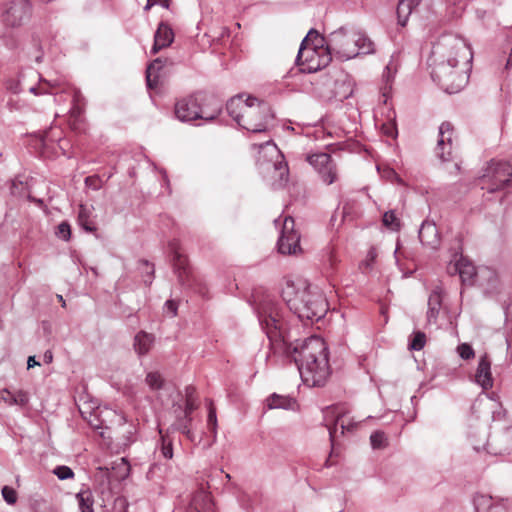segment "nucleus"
Masks as SVG:
<instances>
[{
  "instance_id": "obj_43",
  "label": "nucleus",
  "mask_w": 512,
  "mask_h": 512,
  "mask_svg": "<svg viewBox=\"0 0 512 512\" xmlns=\"http://www.w3.org/2000/svg\"><path fill=\"white\" fill-rule=\"evenodd\" d=\"M56 235L64 241H68L71 237V228L68 222H61L57 226Z\"/></svg>"
},
{
  "instance_id": "obj_54",
  "label": "nucleus",
  "mask_w": 512,
  "mask_h": 512,
  "mask_svg": "<svg viewBox=\"0 0 512 512\" xmlns=\"http://www.w3.org/2000/svg\"><path fill=\"white\" fill-rule=\"evenodd\" d=\"M459 259L458 260H455L454 263H450L447 267V271L450 275H455V274H458L459 275Z\"/></svg>"
},
{
  "instance_id": "obj_12",
  "label": "nucleus",
  "mask_w": 512,
  "mask_h": 512,
  "mask_svg": "<svg viewBox=\"0 0 512 512\" xmlns=\"http://www.w3.org/2000/svg\"><path fill=\"white\" fill-rule=\"evenodd\" d=\"M324 420L326 421L332 447H334L335 438L339 429L340 434L343 435L346 430L351 431L356 426L355 422L347 418L344 407L340 405L326 407L324 410Z\"/></svg>"
},
{
  "instance_id": "obj_48",
  "label": "nucleus",
  "mask_w": 512,
  "mask_h": 512,
  "mask_svg": "<svg viewBox=\"0 0 512 512\" xmlns=\"http://www.w3.org/2000/svg\"><path fill=\"white\" fill-rule=\"evenodd\" d=\"M50 83L45 81V80H41L39 86H32L29 88V91L35 95H39V94H45V93H48L49 92V87H50Z\"/></svg>"
},
{
  "instance_id": "obj_34",
  "label": "nucleus",
  "mask_w": 512,
  "mask_h": 512,
  "mask_svg": "<svg viewBox=\"0 0 512 512\" xmlns=\"http://www.w3.org/2000/svg\"><path fill=\"white\" fill-rule=\"evenodd\" d=\"M2 392L9 395V398L3 397V399L11 405H19L24 407L29 402L28 393L25 391L19 390L16 393H11L7 389H4Z\"/></svg>"
},
{
  "instance_id": "obj_23",
  "label": "nucleus",
  "mask_w": 512,
  "mask_h": 512,
  "mask_svg": "<svg viewBox=\"0 0 512 512\" xmlns=\"http://www.w3.org/2000/svg\"><path fill=\"white\" fill-rule=\"evenodd\" d=\"M190 506L195 512H214V504L211 497L204 489L198 490L193 495Z\"/></svg>"
},
{
  "instance_id": "obj_30",
  "label": "nucleus",
  "mask_w": 512,
  "mask_h": 512,
  "mask_svg": "<svg viewBox=\"0 0 512 512\" xmlns=\"http://www.w3.org/2000/svg\"><path fill=\"white\" fill-rule=\"evenodd\" d=\"M76 498L78 500V505L81 512H94V499L92 496V492L88 488L79 491L76 494Z\"/></svg>"
},
{
  "instance_id": "obj_55",
  "label": "nucleus",
  "mask_w": 512,
  "mask_h": 512,
  "mask_svg": "<svg viewBox=\"0 0 512 512\" xmlns=\"http://www.w3.org/2000/svg\"><path fill=\"white\" fill-rule=\"evenodd\" d=\"M376 256H377V253H376L375 249H370L367 254V259L365 261V265L367 268H369L371 266V264L374 262Z\"/></svg>"
},
{
  "instance_id": "obj_58",
  "label": "nucleus",
  "mask_w": 512,
  "mask_h": 512,
  "mask_svg": "<svg viewBox=\"0 0 512 512\" xmlns=\"http://www.w3.org/2000/svg\"><path fill=\"white\" fill-rule=\"evenodd\" d=\"M43 360L46 364H49L53 360V354L51 351L47 350L43 355Z\"/></svg>"
},
{
  "instance_id": "obj_46",
  "label": "nucleus",
  "mask_w": 512,
  "mask_h": 512,
  "mask_svg": "<svg viewBox=\"0 0 512 512\" xmlns=\"http://www.w3.org/2000/svg\"><path fill=\"white\" fill-rule=\"evenodd\" d=\"M396 65L391 60L385 67L384 73H383V79L386 82V85L390 84L393 80L394 74L396 73Z\"/></svg>"
},
{
  "instance_id": "obj_7",
  "label": "nucleus",
  "mask_w": 512,
  "mask_h": 512,
  "mask_svg": "<svg viewBox=\"0 0 512 512\" xmlns=\"http://www.w3.org/2000/svg\"><path fill=\"white\" fill-rule=\"evenodd\" d=\"M257 164L261 174L273 189L284 188L288 182L289 169L284 156L272 140L259 145Z\"/></svg>"
},
{
  "instance_id": "obj_14",
  "label": "nucleus",
  "mask_w": 512,
  "mask_h": 512,
  "mask_svg": "<svg viewBox=\"0 0 512 512\" xmlns=\"http://www.w3.org/2000/svg\"><path fill=\"white\" fill-rule=\"evenodd\" d=\"M304 53L303 59L299 63L296 61L302 72H316L328 66L332 60V54L328 46L325 49H305Z\"/></svg>"
},
{
  "instance_id": "obj_31",
  "label": "nucleus",
  "mask_w": 512,
  "mask_h": 512,
  "mask_svg": "<svg viewBox=\"0 0 512 512\" xmlns=\"http://www.w3.org/2000/svg\"><path fill=\"white\" fill-rule=\"evenodd\" d=\"M495 498L490 495L477 493L473 497L475 512H489Z\"/></svg>"
},
{
  "instance_id": "obj_18",
  "label": "nucleus",
  "mask_w": 512,
  "mask_h": 512,
  "mask_svg": "<svg viewBox=\"0 0 512 512\" xmlns=\"http://www.w3.org/2000/svg\"><path fill=\"white\" fill-rule=\"evenodd\" d=\"M475 382L484 390H487L493 386L491 361L486 354L481 356L479 359L478 367L475 373Z\"/></svg>"
},
{
  "instance_id": "obj_47",
  "label": "nucleus",
  "mask_w": 512,
  "mask_h": 512,
  "mask_svg": "<svg viewBox=\"0 0 512 512\" xmlns=\"http://www.w3.org/2000/svg\"><path fill=\"white\" fill-rule=\"evenodd\" d=\"M207 424H208V427H209L210 431H211L213 434H216V429H217V416H216V410H215V408H214V407H212V406H210L209 411H208Z\"/></svg>"
},
{
  "instance_id": "obj_56",
  "label": "nucleus",
  "mask_w": 512,
  "mask_h": 512,
  "mask_svg": "<svg viewBox=\"0 0 512 512\" xmlns=\"http://www.w3.org/2000/svg\"><path fill=\"white\" fill-rule=\"evenodd\" d=\"M214 98L213 96H208L207 99ZM215 107V104H211L209 100H206L202 105L201 108H205L206 112H212L213 108Z\"/></svg>"
},
{
  "instance_id": "obj_59",
  "label": "nucleus",
  "mask_w": 512,
  "mask_h": 512,
  "mask_svg": "<svg viewBox=\"0 0 512 512\" xmlns=\"http://www.w3.org/2000/svg\"><path fill=\"white\" fill-rule=\"evenodd\" d=\"M194 392H195V389L193 387H191V386L186 387V389H185L186 399L194 398Z\"/></svg>"
},
{
  "instance_id": "obj_45",
  "label": "nucleus",
  "mask_w": 512,
  "mask_h": 512,
  "mask_svg": "<svg viewBox=\"0 0 512 512\" xmlns=\"http://www.w3.org/2000/svg\"><path fill=\"white\" fill-rule=\"evenodd\" d=\"M2 496L4 498V500L8 503V504H15L16 501H17V494H16V491L9 487V486H4L2 488Z\"/></svg>"
},
{
  "instance_id": "obj_15",
  "label": "nucleus",
  "mask_w": 512,
  "mask_h": 512,
  "mask_svg": "<svg viewBox=\"0 0 512 512\" xmlns=\"http://www.w3.org/2000/svg\"><path fill=\"white\" fill-rule=\"evenodd\" d=\"M299 242L300 235L295 230V221L291 216H286L278 240V251L281 254H296L301 251Z\"/></svg>"
},
{
  "instance_id": "obj_3",
  "label": "nucleus",
  "mask_w": 512,
  "mask_h": 512,
  "mask_svg": "<svg viewBox=\"0 0 512 512\" xmlns=\"http://www.w3.org/2000/svg\"><path fill=\"white\" fill-rule=\"evenodd\" d=\"M281 296L289 310L303 322L319 321L328 310L323 293L302 279L287 280Z\"/></svg>"
},
{
  "instance_id": "obj_21",
  "label": "nucleus",
  "mask_w": 512,
  "mask_h": 512,
  "mask_svg": "<svg viewBox=\"0 0 512 512\" xmlns=\"http://www.w3.org/2000/svg\"><path fill=\"white\" fill-rule=\"evenodd\" d=\"M174 39V34L170 26L166 23H160L154 36V45L151 53L156 54L162 48L168 47Z\"/></svg>"
},
{
  "instance_id": "obj_8",
  "label": "nucleus",
  "mask_w": 512,
  "mask_h": 512,
  "mask_svg": "<svg viewBox=\"0 0 512 512\" xmlns=\"http://www.w3.org/2000/svg\"><path fill=\"white\" fill-rule=\"evenodd\" d=\"M469 438L477 452L483 447L491 455L509 453L512 449V427H505L488 437L486 426L471 428Z\"/></svg>"
},
{
  "instance_id": "obj_61",
  "label": "nucleus",
  "mask_w": 512,
  "mask_h": 512,
  "mask_svg": "<svg viewBox=\"0 0 512 512\" xmlns=\"http://www.w3.org/2000/svg\"><path fill=\"white\" fill-rule=\"evenodd\" d=\"M159 469V466L157 464H154L151 466L150 470H149V474H156V470Z\"/></svg>"
},
{
  "instance_id": "obj_50",
  "label": "nucleus",
  "mask_w": 512,
  "mask_h": 512,
  "mask_svg": "<svg viewBox=\"0 0 512 512\" xmlns=\"http://www.w3.org/2000/svg\"><path fill=\"white\" fill-rule=\"evenodd\" d=\"M197 408V404L194 398H189L185 400L184 407L182 406V411L185 415L191 416L192 412Z\"/></svg>"
},
{
  "instance_id": "obj_38",
  "label": "nucleus",
  "mask_w": 512,
  "mask_h": 512,
  "mask_svg": "<svg viewBox=\"0 0 512 512\" xmlns=\"http://www.w3.org/2000/svg\"><path fill=\"white\" fill-rule=\"evenodd\" d=\"M139 264H140V269H141L142 273L145 274V275H143V282L146 285H150L152 283L153 276H154L153 265H151L147 260H141Z\"/></svg>"
},
{
  "instance_id": "obj_41",
  "label": "nucleus",
  "mask_w": 512,
  "mask_h": 512,
  "mask_svg": "<svg viewBox=\"0 0 512 512\" xmlns=\"http://www.w3.org/2000/svg\"><path fill=\"white\" fill-rule=\"evenodd\" d=\"M457 352L459 356L464 360H469L474 358L475 353L472 346L468 343H462L457 347Z\"/></svg>"
},
{
  "instance_id": "obj_20",
  "label": "nucleus",
  "mask_w": 512,
  "mask_h": 512,
  "mask_svg": "<svg viewBox=\"0 0 512 512\" xmlns=\"http://www.w3.org/2000/svg\"><path fill=\"white\" fill-rule=\"evenodd\" d=\"M324 45L327 46V39L321 36L317 30L311 29L301 42L296 61L299 63L303 59L305 49H325Z\"/></svg>"
},
{
  "instance_id": "obj_40",
  "label": "nucleus",
  "mask_w": 512,
  "mask_h": 512,
  "mask_svg": "<svg viewBox=\"0 0 512 512\" xmlns=\"http://www.w3.org/2000/svg\"><path fill=\"white\" fill-rule=\"evenodd\" d=\"M480 273H481L482 276H486L487 279H488V287H487V289L489 291L496 290L497 287H498V276H497V274L493 270H490V269L481 270Z\"/></svg>"
},
{
  "instance_id": "obj_17",
  "label": "nucleus",
  "mask_w": 512,
  "mask_h": 512,
  "mask_svg": "<svg viewBox=\"0 0 512 512\" xmlns=\"http://www.w3.org/2000/svg\"><path fill=\"white\" fill-rule=\"evenodd\" d=\"M173 413L175 415V421L172 424V428L180 431L190 441H194L195 436L190 428L192 417L189 415H185V413H183L182 404L179 403L173 404Z\"/></svg>"
},
{
  "instance_id": "obj_36",
  "label": "nucleus",
  "mask_w": 512,
  "mask_h": 512,
  "mask_svg": "<svg viewBox=\"0 0 512 512\" xmlns=\"http://www.w3.org/2000/svg\"><path fill=\"white\" fill-rule=\"evenodd\" d=\"M145 382L151 390H159L164 385V379L159 372L147 373Z\"/></svg>"
},
{
  "instance_id": "obj_26",
  "label": "nucleus",
  "mask_w": 512,
  "mask_h": 512,
  "mask_svg": "<svg viewBox=\"0 0 512 512\" xmlns=\"http://www.w3.org/2000/svg\"><path fill=\"white\" fill-rule=\"evenodd\" d=\"M269 409L294 410L296 401L293 397L273 393L266 400Z\"/></svg>"
},
{
  "instance_id": "obj_32",
  "label": "nucleus",
  "mask_w": 512,
  "mask_h": 512,
  "mask_svg": "<svg viewBox=\"0 0 512 512\" xmlns=\"http://www.w3.org/2000/svg\"><path fill=\"white\" fill-rule=\"evenodd\" d=\"M32 47L27 51L28 57L36 63H41L43 60L44 52L41 45L40 37L36 34L31 36Z\"/></svg>"
},
{
  "instance_id": "obj_53",
  "label": "nucleus",
  "mask_w": 512,
  "mask_h": 512,
  "mask_svg": "<svg viewBox=\"0 0 512 512\" xmlns=\"http://www.w3.org/2000/svg\"><path fill=\"white\" fill-rule=\"evenodd\" d=\"M165 307L167 310L171 313L172 317L176 316L177 314V304L173 300H168L165 303Z\"/></svg>"
},
{
  "instance_id": "obj_10",
  "label": "nucleus",
  "mask_w": 512,
  "mask_h": 512,
  "mask_svg": "<svg viewBox=\"0 0 512 512\" xmlns=\"http://www.w3.org/2000/svg\"><path fill=\"white\" fill-rule=\"evenodd\" d=\"M481 188L489 193L505 189L512 183V162L491 161L480 178Z\"/></svg>"
},
{
  "instance_id": "obj_60",
  "label": "nucleus",
  "mask_w": 512,
  "mask_h": 512,
  "mask_svg": "<svg viewBox=\"0 0 512 512\" xmlns=\"http://www.w3.org/2000/svg\"><path fill=\"white\" fill-rule=\"evenodd\" d=\"M153 3L156 5V4H159L161 5L162 7L168 9L169 8V5H170V0H153Z\"/></svg>"
},
{
  "instance_id": "obj_37",
  "label": "nucleus",
  "mask_w": 512,
  "mask_h": 512,
  "mask_svg": "<svg viewBox=\"0 0 512 512\" xmlns=\"http://www.w3.org/2000/svg\"><path fill=\"white\" fill-rule=\"evenodd\" d=\"M370 442L373 449H383L388 445V439L382 431L373 432L370 436Z\"/></svg>"
},
{
  "instance_id": "obj_27",
  "label": "nucleus",
  "mask_w": 512,
  "mask_h": 512,
  "mask_svg": "<svg viewBox=\"0 0 512 512\" xmlns=\"http://www.w3.org/2000/svg\"><path fill=\"white\" fill-rule=\"evenodd\" d=\"M459 276L463 284L469 283L471 284L474 277H479V274L476 271L473 263L467 258L460 256L459 257Z\"/></svg>"
},
{
  "instance_id": "obj_11",
  "label": "nucleus",
  "mask_w": 512,
  "mask_h": 512,
  "mask_svg": "<svg viewBox=\"0 0 512 512\" xmlns=\"http://www.w3.org/2000/svg\"><path fill=\"white\" fill-rule=\"evenodd\" d=\"M32 10L30 0H5L1 14L2 22L6 27L20 28L29 22Z\"/></svg>"
},
{
  "instance_id": "obj_13",
  "label": "nucleus",
  "mask_w": 512,
  "mask_h": 512,
  "mask_svg": "<svg viewBox=\"0 0 512 512\" xmlns=\"http://www.w3.org/2000/svg\"><path fill=\"white\" fill-rule=\"evenodd\" d=\"M307 161L317 171L325 184L331 185L336 182L338 178L337 164L330 154L324 152L315 153L309 155Z\"/></svg>"
},
{
  "instance_id": "obj_19",
  "label": "nucleus",
  "mask_w": 512,
  "mask_h": 512,
  "mask_svg": "<svg viewBox=\"0 0 512 512\" xmlns=\"http://www.w3.org/2000/svg\"><path fill=\"white\" fill-rule=\"evenodd\" d=\"M169 249L173 254L172 261L174 271L177 273L181 285H185V277L188 276L186 257L179 252L178 242L176 240H173L169 243Z\"/></svg>"
},
{
  "instance_id": "obj_52",
  "label": "nucleus",
  "mask_w": 512,
  "mask_h": 512,
  "mask_svg": "<svg viewBox=\"0 0 512 512\" xmlns=\"http://www.w3.org/2000/svg\"><path fill=\"white\" fill-rule=\"evenodd\" d=\"M120 470V479H125L129 475L130 467L124 458H121V463L118 464Z\"/></svg>"
},
{
  "instance_id": "obj_16",
  "label": "nucleus",
  "mask_w": 512,
  "mask_h": 512,
  "mask_svg": "<svg viewBox=\"0 0 512 512\" xmlns=\"http://www.w3.org/2000/svg\"><path fill=\"white\" fill-rule=\"evenodd\" d=\"M453 141V126L449 122H443L439 127V137L437 141V156L442 161H448L451 158Z\"/></svg>"
},
{
  "instance_id": "obj_22",
  "label": "nucleus",
  "mask_w": 512,
  "mask_h": 512,
  "mask_svg": "<svg viewBox=\"0 0 512 512\" xmlns=\"http://www.w3.org/2000/svg\"><path fill=\"white\" fill-rule=\"evenodd\" d=\"M419 239L423 245L436 248L439 244L438 229L432 222L424 221L419 229Z\"/></svg>"
},
{
  "instance_id": "obj_5",
  "label": "nucleus",
  "mask_w": 512,
  "mask_h": 512,
  "mask_svg": "<svg viewBox=\"0 0 512 512\" xmlns=\"http://www.w3.org/2000/svg\"><path fill=\"white\" fill-rule=\"evenodd\" d=\"M257 315L261 327L265 330L272 349L290 338L288 321L285 318V310L269 295L264 296L258 303Z\"/></svg>"
},
{
  "instance_id": "obj_28",
  "label": "nucleus",
  "mask_w": 512,
  "mask_h": 512,
  "mask_svg": "<svg viewBox=\"0 0 512 512\" xmlns=\"http://www.w3.org/2000/svg\"><path fill=\"white\" fill-rule=\"evenodd\" d=\"M422 0H401L397 6L398 23L405 26L409 16Z\"/></svg>"
},
{
  "instance_id": "obj_1",
  "label": "nucleus",
  "mask_w": 512,
  "mask_h": 512,
  "mask_svg": "<svg viewBox=\"0 0 512 512\" xmlns=\"http://www.w3.org/2000/svg\"><path fill=\"white\" fill-rule=\"evenodd\" d=\"M458 57L472 59L470 47L461 38L445 36L433 46L431 77L449 94L459 92L468 82V76L456 70Z\"/></svg>"
},
{
  "instance_id": "obj_9",
  "label": "nucleus",
  "mask_w": 512,
  "mask_h": 512,
  "mask_svg": "<svg viewBox=\"0 0 512 512\" xmlns=\"http://www.w3.org/2000/svg\"><path fill=\"white\" fill-rule=\"evenodd\" d=\"M207 95L204 93H196L178 100L175 104V115L183 122H190L197 119L205 121L214 120L221 112V104L216 98H211V104H215L212 112H206L201 105L206 101Z\"/></svg>"
},
{
  "instance_id": "obj_25",
  "label": "nucleus",
  "mask_w": 512,
  "mask_h": 512,
  "mask_svg": "<svg viewBox=\"0 0 512 512\" xmlns=\"http://www.w3.org/2000/svg\"><path fill=\"white\" fill-rule=\"evenodd\" d=\"M155 342L153 334L145 331H140L134 338V349L140 356L146 355L152 348Z\"/></svg>"
},
{
  "instance_id": "obj_29",
  "label": "nucleus",
  "mask_w": 512,
  "mask_h": 512,
  "mask_svg": "<svg viewBox=\"0 0 512 512\" xmlns=\"http://www.w3.org/2000/svg\"><path fill=\"white\" fill-rule=\"evenodd\" d=\"M162 68V61L160 58L155 59L146 70V84L149 89H154L158 83V72Z\"/></svg>"
},
{
  "instance_id": "obj_4",
  "label": "nucleus",
  "mask_w": 512,
  "mask_h": 512,
  "mask_svg": "<svg viewBox=\"0 0 512 512\" xmlns=\"http://www.w3.org/2000/svg\"><path fill=\"white\" fill-rule=\"evenodd\" d=\"M226 109L239 126L253 133L265 132L273 119L270 106L254 97H232Z\"/></svg>"
},
{
  "instance_id": "obj_24",
  "label": "nucleus",
  "mask_w": 512,
  "mask_h": 512,
  "mask_svg": "<svg viewBox=\"0 0 512 512\" xmlns=\"http://www.w3.org/2000/svg\"><path fill=\"white\" fill-rule=\"evenodd\" d=\"M442 305V291L436 287L428 298L427 321L428 323H435L437 321Z\"/></svg>"
},
{
  "instance_id": "obj_44",
  "label": "nucleus",
  "mask_w": 512,
  "mask_h": 512,
  "mask_svg": "<svg viewBox=\"0 0 512 512\" xmlns=\"http://www.w3.org/2000/svg\"><path fill=\"white\" fill-rule=\"evenodd\" d=\"M160 452L165 459H171L173 457L172 443L171 441H168L164 436H162Z\"/></svg>"
},
{
  "instance_id": "obj_62",
  "label": "nucleus",
  "mask_w": 512,
  "mask_h": 512,
  "mask_svg": "<svg viewBox=\"0 0 512 512\" xmlns=\"http://www.w3.org/2000/svg\"><path fill=\"white\" fill-rule=\"evenodd\" d=\"M153 5H155V4L153 3V0H147V4H146V6H145V9H146V10H148V9H150Z\"/></svg>"
},
{
  "instance_id": "obj_64",
  "label": "nucleus",
  "mask_w": 512,
  "mask_h": 512,
  "mask_svg": "<svg viewBox=\"0 0 512 512\" xmlns=\"http://www.w3.org/2000/svg\"><path fill=\"white\" fill-rule=\"evenodd\" d=\"M512 64V60H511V57H509V59L507 60V63H506V69H508Z\"/></svg>"
},
{
  "instance_id": "obj_39",
  "label": "nucleus",
  "mask_w": 512,
  "mask_h": 512,
  "mask_svg": "<svg viewBox=\"0 0 512 512\" xmlns=\"http://www.w3.org/2000/svg\"><path fill=\"white\" fill-rule=\"evenodd\" d=\"M426 343V335L424 332L417 331L414 333L411 342L409 343V348L411 350L419 351L421 350Z\"/></svg>"
},
{
  "instance_id": "obj_2",
  "label": "nucleus",
  "mask_w": 512,
  "mask_h": 512,
  "mask_svg": "<svg viewBox=\"0 0 512 512\" xmlns=\"http://www.w3.org/2000/svg\"><path fill=\"white\" fill-rule=\"evenodd\" d=\"M280 347L295 362L302 381L310 386L324 385L330 371L328 363L327 346L318 336H311L302 341L292 337L281 342Z\"/></svg>"
},
{
  "instance_id": "obj_35",
  "label": "nucleus",
  "mask_w": 512,
  "mask_h": 512,
  "mask_svg": "<svg viewBox=\"0 0 512 512\" xmlns=\"http://www.w3.org/2000/svg\"><path fill=\"white\" fill-rule=\"evenodd\" d=\"M382 222L386 228L392 231H398L400 229V220L395 215L394 210L385 212L382 218Z\"/></svg>"
},
{
  "instance_id": "obj_49",
  "label": "nucleus",
  "mask_w": 512,
  "mask_h": 512,
  "mask_svg": "<svg viewBox=\"0 0 512 512\" xmlns=\"http://www.w3.org/2000/svg\"><path fill=\"white\" fill-rule=\"evenodd\" d=\"M85 184L87 187L92 188L93 190H98L101 188V180L96 175L86 177Z\"/></svg>"
},
{
  "instance_id": "obj_42",
  "label": "nucleus",
  "mask_w": 512,
  "mask_h": 512,
  "mask_svg": "<svg viewBox=\"0 0 512 512\" xmlns=\"http://www.w3.org/2000/svg\"><path fill=\"white\" fill-rule=\"evenodd\" d=\"M53 473L60 479V480H66L74 477L73 470L68 466H57Z\"/></svg>"
},
{
  "instance_id": "obj_6",
  "label": "nucleus",
  "mask_w": 512,
  "mask_h": 512,
  "mask_svg": "<svg viewBox=\"0 0 512 512\" xmlns=\"http://www.w3.org/2000/svg\"><path fill=\"white\" fill-rule=\"evenodd\" d=\"M327 46L342 60L352 59L360 54H370L374 51L373 42L363 33L347 30L344 27L333 31L327 37Z\"/></svg>"
},
{
  "instance_id": "obj_57",
  "label": "nucleus",
  "mask_w": 512,
  "mask_h": 512,
  "mask_svg": "<svg viewBox=\"0 0 512 512\" xmlns=\"http://www.w3.org/2000/svg\"><path fill=\"white\" fill-rule=\"evenodd\" d=\"M37 365H40V363L36 361L35 356H29L27 360V368L30 369Z\"/></svg>"
},
{
  "instance_id": "obj_33",
  "label": "nucleus",
  "mask_w": 512,
  "mask_h": 512,
  "mask_svg": "<svg viewBox=\"0 0 512 512\" xmlns=\"http://www.w3.org/2000/svg\"><path fill=\"white\" fill-rule=\"evenodd\" d=\"M78 223L87 232L96 230L95 224L90 218V210L84 205L79 206Z\"/></svg>"
},
{
  "instance_id": "obj_63",
  "label": "nucleus",
  "mask_w": 512,
  "mask_h": 512,
  "mask_svg": "<svg viewBox=\"0 0 512 512\" xmlns=\"http://www.w3.org/2000/svg\"><path fill=\"white\" fill-rule=\"evenodd\" d=\"M57 299L59 300V302H61L62 307H65L66 303H65V300L63 299V296L57 295Z\"/></svg>"
},
{
  "instance_id": "obj_51",
  "label": "nucleus",
  "mask_w": 512,
  "mask_h": 512,
  "mask_svg": "<svg viewBox=\"0 0 512 512\" xmlns=\"http://www.w3.org/2000/svg\"><path fill=\"white\" fill-rule=\"evenodd\" d=\"M507 506L503 499H495L489 512H506Z\"/></svg>"
}]
</instances>
